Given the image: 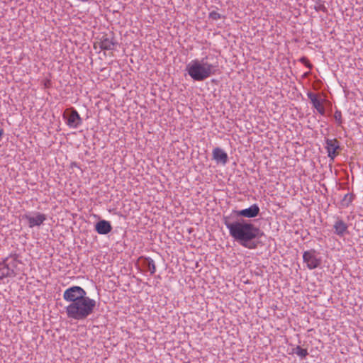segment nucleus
I'll return each instance as SVG.
<instances>
[{
  "label": "nucleus",
  "instance_id": "obj_1",
  "mask_svg": "<svg viewBox=\"0 0 363 363\" xmlns=\"http://www.w3.org/2000/svg\"><path fill=\"white\" fill-rule=\"evenodd\" d=\"M65 301L70 303L65 307L68 318L82 320L93 313L96 301L86 296V291L79 286L67 289L63 293Z\"/></svg>",
  "mask_w": 363,
  "mask_h": 363
},
{
  "label": "nucleus",
  "instance_id": "obj_2",
  "mask_svg": "<svg viewBox=\"0 0 363 363\" xmlns=\"http://www.w3.org/2000/svg\"><path fill=\"white\" fill-rule=\"evenodd\" d=\"M223 223L230 235L241 246L250 250L257 248L258 242L255 240L262 234L259 228L242 218L233 219L232 216H224Z\"/></svg>",
  "mask_w": 363,
  "mask_h": 363
},
{
  "label": "nucleus",
  "instance_id": "obj_3",
  "mask_svg": "<svg viewBox=\"0 0 363 363\" xmlns=\"http://www.w3.org/2000/svg\"><path fill=\"white\" fill-rule=\"evenodd\" d=\"M216 58L210 54L201 60L195 59L186 65V70L194 81H203L218 72L219 65Z\"/></svg>",
  "mask_w": 363,
  "mask_h": 363
},
{
  "label": "nucleus",
  "instance_id": "obj_4",
  "mask_svg": "<svg viewBox=\"0 0 363 363\" xmlns=\"http://www.w3.org/2000/svg\"><path fill=\"white\" fill-rule=\"evenodd\" d=\"M62 118L70 128H78L82 124V118L73 107L67 108L62 114Z\"/></svg>",
  "mask_w": 363,
  "mask_h": 363
},
{
  "label": "nucleus",
  "instance_id": "obj_5",
  "mask_svg": "<svg viewBox=\"0 0 363 363\" xmlns=\"http://www.w3.org/2000/svg\"><path fill=\"white\" fill-rule=\"evenodd\" d=\"M314 249L304 251L303 253V261L308 269L312 270L319 267L322 263L320 257Z\"/></svg>",
  "mask_w": 363,
  "mask_h": 363
},
{
  "label": "nucleus",
  "instance_id": "obj_6",
  "mask_svg": "<svg viewBox=\"0 0 363 363\" xmlns=\"http://www.w3.org/2000/svg\"><path fill=\"white\" fill-rule=\"evenodd\" d=\"M260 209L257 204L255 203L249 208L242 210H233L229 216H233V219L239 218V217H245L252 218L257 216Z\"/></svg>",
  "mask_w": 363,
  "mask_h": 363
},
{
  "label": "nucleus",
  "instance_id": "obj_7",
  "mask_svg": "<svg viewBox=\"0 0 363 363\" xmlns=\"http://www.w3.org/2000/svg\"><path fill=\"white\" fill-rule=\"evenodd\" d=\"M22 218L28 221V227L30 228L40 226L47 219L46 215L40 212L28 213L23 215Z\"/></svg>",
  "mask_w": 363,
  "mask_h": 363
},
{
  "label": "nucleus",
  "instance_id": "obj_8",
  "mask_svg": "<svg viewBox=\"0 0 363 363\" xmlns=\"http://www.w3.org/2000/svg\"><path fill=\"white\" fill-rule=\"evenodd\" d=\"M325 147L327 150L328 157L330 160H334L338 155L337 150L340 149V142L335 138H326Z\"/></svg>",
  "mask_w": 363,
  "mask_h": 363
},
{
  "label": "nucleus",
  "instance_id": "obj_9",
  "mask_svg": "<svg viewBox=\"0 0 363 363\" xmlns=\"http://www.w3.org/2000/svg\"><path fill=\"white\" fill-rule=\"evenodd\" d=\"M334 233L342 238L348 233V225L340 218L337 217L333 224Z\"/></svg>",
  "mask_w": 363,
  "mask_h": 363
},
{
  "label": "nucleus",
  "instance_id": "obj_10",
  "mask_svg": "<svg viewBox=\"0 0 363 363\" xmlns=\"http://www.w3.org/2000/svg\"><path fill=\"white\" fill-rule=\"evenodd\" d=\"M116 44L111 35L103 34L99 38V46L101 50H113Z\"/></svg>",
  "mask_w": 363,
  "mask_h": 363
},
{
  "label": "nucleus",
  "instance_id": "obj_11",
  "mask_svg": "<svg viewBox=\"0 0 363 363\" xmlns=\"http://www.w3.org/2000/svg\"><path fill=\"white\" fill-rule=\"evenodd\" d=\"M213 160L218 164L225 165L228 161V154L220 147H215L212 152Z\"/></svg>",
  "mask_w": 363,
  "mask_h": 363
},
{
  "label": "nucleus",
  "instance_id": "obj_12",
  "mask_svg": "<svg viewBox=\"0 0 363 363\" xmlns=\"http://www.w3.org/2000/svg\"><path fill=\"white\" fill-rule=\"evenodd\" d=\"M307 96L310 99L313 106L322 116L325 115V109L320 101L318 98V95L312 91L307 93Z\"/></svg>",
  "mask_w": 363,
  "mask_h": 363
},
{
  "label": "nucleus",
  "instance_id": "obj_13",
  "mask_svg": "<svg viewBox=\"0 0 363 363\" xmlns=\"http://www.w3.org/2000/svg\"><path fill=\"white\" fill-rule=\"evenodd\" d=\"M96 231L101 235H106L112 230L111 223L105 220H101L95 225Z\"/></svg>",
  "mask_w": 363,
  "mask_h": 363
},
{
  "label": "nucleus",
  "instance_id": "obj_14",
  "mask_svg": "<svg viewBox=\"0 0 363 363\" xmlns=\"http://www.w3.org/2000/svg\"><path fill=\"white\" fill-rule=\"evenodd\" d=\"M7 261H9V258H4L1 263L3 266V269L5 270L1 273L0 279H2L5 277H13L16 275L13 269L9 267V264H7Z\"/></svg>",
  "mask_w": 363,
  "mask_h": 363
},
{
  "label": "nucleus",
  "instance_id": "obj_15",
  "mask_svg": "<svg viewBox=\"0 0 363 363\" xmlns=\"http://www.w3.org/2000/svg\"><path fill=\"white\" fill-rule=\"evenodd\" d=\"M143 267L150 272V274H154L156 272V265L155 261L151 257H145L143 259Z\"/></svg>",
  "mask_w": 363,
  "mask_h": 363
},
{
  "label": "nucleus",
  "instance_id": "obj_16",
  "mask_svg": "<svg viewBox=\"0 0 363 363\" xmlns=\"http://www.w3.org/2000/svg\"><path fill=\"white\" fill-rule=\"evenodd\" d=\"M18 255L16 253L11 254L9 256L6 258H9V261H7V264H9V267L13 269V270L17 267L18 263H21V262L18 259Z\"/></svg>",
  "mask_w": 363,
  "mask_h": 363
},
{
  "label": "nucleus",
  "instance_id": "obj_17",
  "mask_svg": "<svg viewBox=\"0 0 363 363\" xmlns=\"http://www.w3.org/2000/svg\"><path fill=\"white\" fill-rule=\"evenodd\" d=\"M354 199V195L352 193L346 194L340 201L342 206L348 207Z\"/></svg>",
  "mask_w": 363,
  "mask_h": 363
},
{
  "label": "nucleus",
  "instance_id": "obj_18",
  "mask_svg": "<svg viewBox=\"0 0 363 363\" xmlns=\"http://www.w3.org/2000/svg\"><path fill=\"white\" fill-rule=\"evenodd\" d=\"M293 353L296 354L301 359H304L308 355V350L301 347L300 346H296V347L293 348Z\"/></svg>",
  "mask_w": 363,
  "mask_h": 363
},
{
  "label": "nucleus",
  "instance_id": "obj_19",
  "mask_svg": "<svg viewBox=\"0 0 363 363\" xmlns=\"http://www.w3.org/2000/svg\"><path fill=\"white\" fill-rule=\"evenodd\" d=\"M334 118L335 120L337 125L338 126H342V125L343 124V119L342 116V112L340 110H335L334 113Z\"/></svg>",
  "mask_w": 363,
  "mask_h": 363
},
{
  "label": "nucleus",
  "instance_id": "obj_20",
  "mask_svg": "<svg viewBox=\"0 0 363 363\" xmlns=\"http://www.w3.org/2000/svg\"><path fill=\"white\" fill-rule=\"evenodd\" d=\"M221 17V15L215 11H212L211 12L209 13V18L214 21L220 19Z\"/></svg>",
  "mask_w": 363,
  "mask_h": 363
},
{
  "label": "nucleus",
  "instance_id": "obj_21",
  "mask_svg": "<svg viewBox=\"0 0 363 363\" xmlns=\"http://www.w3.org/2000/svg\"><path fill=\"white\" fill-rule=\"evenodd\" d=\"M299 61L301 63H303V65H305L309 69H311L312 65L310 63V62L308 61V60L306 57H301Z\"/></svg>",
  "mask_w": 363,
  "mask_h": 363
},
{
  "label": "nucleus",
  "instance_id": "obj_22",
  "mask_svg": "<svg viewBox=\"0 0 363 363\" xmlns=\"http://www.w3.org/2000/svg\"><path fill=\"white\" fill-rule=\"evenodd\" d=\"M316 10L317 11L321 10L323 11H326V8L325 7L324 5H320L318 8H316Z\"/></svg>",
  "mask_w": 363,
  "mask_h": 363
},
{
  "label": "nucleus",
  "instance_id": "obj_23",
  "mask_svg": "<svg viewBox=\"0 0 363 363\" xmlns=\"http://www.w3.org/2000/svg\"><path fill=\"white\" fill-rule=\"evenodd\" d=\"M3 134H4V130H3V129H1L0 128V139H1Z\"/></svg>",
  "mask_w": 363,
  "mask_h": 363
}]
</instances>
